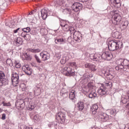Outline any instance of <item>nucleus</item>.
I'll use <instances>...</instances> for the list:
<instances>
[{
  "label": "nucleus",
  "mask_w": 129,
  "mask_h": 129,
  "mask_svg": "<svg viewBox=\"0 0 129 129\" xmlns=\"http://www.w3.org/2000/svg\"><path fill=\"white\" fill-rule=\"evenodd\" d=\"M22 70L27 75H31L32 74V69L30 68V66L24 64L22 67Z\"/></svg>",
  "instance_id": "nucleus-7"
},
{
  "label": "nucleus",
  "mask_w": 129,
  "mask_h": 129,
  "mask_svg": "<svg viewBox=\"0 0 129 129\" xmlns=\"http://www.w3.org/2000/svg\"><path fill=\"white\" fill-rule=\"evenodd\" d=\"M97 96V94H96V91L95 90H93L91 91V92L89 94V98H95Z\"/></svg>",
  "instance_id": "nucleus-16"
},
{
  "label": "nucleus",
  "mask_w": 129,
  "mask_h": 129,
  "mask_svg": "<svg viewBox=\"0 0 129 129\" xmlns=\"http://www.w3.org/2000/svg\"><path fill=\"white\" fill-rule=\"evenodd\" d=\"M23 56L25 57V60H32V56L28 53H26Z\"/></svg>",
  "instance_id": "nucleus-27"
},
{
  "label": "nucleus",
  "mask_w": 129,
  "mask_h": 129,
  "mask_svg": "<svg viewBox=\"0 0 129 129\" xmlns=\"http://www.w3.org/2000/svg\"><path fill=\"white\" fill-rule=\"evenodd\" d=\"M6 63L7 65H9V66H13V60L11 58H8L6 60Z\"/></svg>",
  "instance_id": "nucleus-32"
},
{
  "label": "nucleus",
  "mask_w": 129,
  "mask_h": 129,
  "mask_svg": "<svg viewBox=\"0 0 129 129\" xmlns=\"http://www.w3.org/2000/svg\"><path fill=\"white\" fill-rule=\"evenodd\" d=\"M55 44H59L61 45V44H64L65 40L63 38H56L54 41Z\"/></svg>",
  "instance_id": "nucleus-20"
},
{
  "label": "nucleus",
  "mask_w": 129,
  "mask_h": 129,
  "mask_svg": "<svg viewBox=\"0 0 129 129\" xmlns=\"http://www.w3.org/2000/svg\"><path fill=\"white\" fill-rule=\"evenodd\" d=\"M64 12H66L69 15H70L71 14V10H70L68 8L64 9Z\"/></svg>",
  "instance_id": "nucleus-49"
},
{
  "label": "nucleus",
  "mask_w": 129,
  "mask_h": 129,
  "mask_svg": "<svg viewBox=\"0 0 129 129\" xmlns=\"http://www.w3.org/2000/svg\"><path fill=\"white\" fill-rule=\"evenodd\" d=\"M56 119L59 123H64L66 120V115L62 112H59L56 115Z\"/></svg>",
  "instance_id": "nucleus-4"
},
{
  "label": "nucleus",
  "mask_w": 129,
  "mask_h": 129,
  "mask_svg": "<svg viewBox=\"0 0 129 129\" xmlns=\"http://www.w3.org/2000/svg\"><path fill=\"white\" fill-rule=\"evenodd\" d=\"M128 100L127 99L125 98H122L121 100V103H123V104H125L126 102H127Z\"/></svg>",
  "instance_id": "nucleus-41"
},
{
  "label": "nucleus",
  "mask_w": 129,
  "mask_h": 129,
  "mask_svg": "<svg viewBox=\"0 0 129 129\" xmlns=\"http://www.w3.org/2000/svg\"><path fill=\"white\" fill-rule=\"evenodd\" d=\"M85 66L86 68H88L90 69V70H91V71L95 72L96 70H97V67H96V66L93 64L87 63L85 64Z\"/></svg>",
  "instance_id": "nucleus-11"
},
{
  "label": "nucleus",
  "mask_w": 129,
  "mask_h": 129,
  "mask_svg": "<svg viewBox=\"0 0 129 129\" xmlns=\"http://www.w3.org/2000/svg\"><path fill=\"white\" fill-rule=\"evenodd\" d=\"M124 129H129V124H127L125 125Z\"/></svg>",
  "instance_id": "nucleus-56"
},
{
  "label": "nucleus",
  "mask_w": 129,
  "mask_h": 129,
  "mask_svg": "<svg viewBox=\"0 0 129 129\" xmlns=\"http://www.w3.org/2000/svg\"><path fill=\"white\" fill-rule=\"evenodd\" d=\"M122 45V42L121 41L117 42L116 40L109 41L108 43L109 51H115V50H118V49H121Z\"/></svg>",
  "instance_id": "nucleus-3"
},
{
  "label": "nucleus",
  "mask_w": 129,
  "mask_h": 129,
  "mask_svg": "<svg viewBox=\"0 0 129 129\" xmlns=\"http://www.w3.org/2000/svg\"><path fill=\"white\" fill-rule=\"evenodd\" d=\"M68 23V21L60 19V26L62 27L64 26L65 25H67V23Z\"/></svg>",
  "instance_id": "nucleus-26"
},
{
  "label": "nucleus",
  "mask_w": 129,
  "mask_h": 129,
  "mask_svg": "<svg viewBox=\"0 0 129 129\" xmlns=\"http://www.w3.org/2000/svg\"><path fill=\"white\" fill-rule=\"evenodd\" d=\"M6 117H7V115H6L5 113H3L2 115L1 119H2L3 120H5V119H6Z\"/></svg>",
  "instance_id": "nucleus-48"
},
{
  "label": "nucleus",
  "mask_w": 129,
  "mask_h": 129,
  "mask_svg": "<svg viewBox=\"0 0 129 129\" xmlns=\"http://www.w3.org/2000/svg\"><path fill=\"white\" fill-rule=\"evenodd\" d=\"M15 67L16 68H21V63L19 62H16Z\"/></svg>",
  "instance_id": "nucleus-50"
},
{
  "label": "nucleus",
  "mask_w": 129,
  "mask_h": 129,
  "mask_svg": "<svg viewBox=\"0 0 129 129\" xmlns=\"http://www.w3.org/2000/svg\"><path fill=\"white\" fill-rule=\"evenodd\" d=\"M61 28L63 29V31H66V32H67V31H69V25L67 24L63 25Z\"/></svg>",
  "instance_id": "nucleus-33"
},
{
  "label": "nucleus",
  "mask_w": 129,
  "mask_h": 129,
  "mask_svg": "<svg viewBox=\"0 0 129 129\" xmlns=\"http://www.w3.org/2000/svg\"><path fill=\"white\" fill-rule=\"evenodd\" d=\"M22 30L25 33H29V32H31V28H30V27H27L25 28H23Z\"/></svg>",
  "instance_id": "nucleus-40"
},
{
  "label": "nucleus",
  "mask_w": 129,
  "mask_h": 129,
  "mask_svg": "<svg viewBox=\"0 0 129 129\" xmlns=\"http://www.w3.org/2000/svg\"><path fill=\"white\" fill-rule=\"evenodd\" d=\"M1 81L2 83V84L4 86L9 84V81L5 78H4Z\"/></svg>",
  "instance_id": "nucleus-28"
},
{
  "label": "nucleus",
  "mask_w": 129,
  "mask_h": 129,
  "mask_svg": "<svg viewBox=\"0 0 129 129\" xmlns=\"http://www.w3.org/2000/svg\"><path fill=\"white\" fill-rule=\"evenodd\" d=\"M98 92L99 94L102 96L105 95V94H107V88L104 87V85H102L98 90Z\"/></svg>",
  "instance_id": "nucleus-10"
},
{
  "label": "nucleus",
  "mask_w": 129,
  "mask_h": 129,
  "mask_svg": "<svg viewBox=\"0 0 129 129\" xmlns=\"http://www.w3.org/2000/svg\"><path fill=\"white\" fill-rule=\"evenodd\" d=\"M25 40H26V41H29V40L31 39V36L29 34H25V36H24Z\"/></svg>",
  "instance_id": "nucleus-39"
},
{
  "label": "nucleus",
  "mask_w": 129,
  "mask_h": 129,
  "mask_svg": "<svg viewBox=\"0 0 129 129\" xmlns=\"http://www.w3.org/2000/svg\"><path fill=\"white\" fill-rule=\"evenodd\" d=\"M69 69V67H64V68H62V73H63V74H64V72H66V73L68 72Z\"/></svg>",
  "instance_id": "nucleus-44"
},
{
  "label": "nucleus",
  "mask_w": 129,
  "mask_h": 129,
  "mask_svg": "<svg viewBox=\"0 0 129 129\" xmlns=\"http://www.w3.org/2000/svg\"><path fill=\"white\" fill-rule=\"evenodd\" d=\"M72 9L74 12H79V11L82 10V4L80 3H75L72 6Z\"/></svg>",
  "instance_id": "nucleus-6"
},
{
  "label": "nucleus",
  "mask_w": 129,
  "mask_h": 129,
  "mask_svg": "<svg viewBox=\"0 0 129 129\" xmlns=\"http://www.w3.org/2000/svg\"><path fill=\"white\" fill-rule=\"evenodd\" d=\"M125 108L129 109V103H128V104L125 106Z\"/></svg>",
  "instance_id": "nucleus-59"
},
{
  "label": "nucleus",
  "mask_w": 129,
  "mask_h": 129,
  "mask_svg": "<svg viewBox=\"0 0 129 129\" xmlns=\"http://www.w3.org/2000/svg\"><path fill=\"white\" fill-rule=\"evenodd\" d=\"M36 14V10H33L31 12L29 13V14L28 15V16H29L31 15H32L35 17V14Z\"/></svg>",
  "instance_id": "nucleus-46"
},
{
  "label": "nucleus",
  "mask_w": 129,
  "mask_h": 129,
  "mask_svg": "<svg viewBox=\"0 0 129 129\" xmlns=\"http://www.w3.org/2000/svg\"><path fill=\"white\" fill-rule=\"evenodd\" d=\"M40 56L41 57L42 61H47V60L50 59V54L48 52L42 51L40 53Z\"/></svg>",
  "instance_id": "nucleus-9"
},
{
  "label": "nucleus",
  "mask_w": 129,
  "mask_h": 129,
  "mask_svg": "<svg viewBox=\"0 0 129 129\" xmlns=\"http://www.w3.org/2000/svg\"><path fill=\"white\" fill-rule=\"evenodd\" d=\"M33 120H34V122H38V121H40L39 115H35L33 117Z\"/></svg>",
  "instance_id": "nucleus-30"
},
{
  "label": "nucleus",
  "mask_w": 129,
  "mask_h": 129,
  "mask_svg": "<svg viewBox=\"0 0 129 129\" xmlns=\"http://www.w3.org/2000/svg\"><path fill=\"white\" fill-rule=\"evenodd\" d=\"M113 57V55H112V54L110 52L108 51L106 60H107V61H110V60H111V59H112Z\"/></svg>",
  "instance_id": "nucleus-23"
},
{
  "label": "nucleus",
  "mask_w": 129,
  "mask_h": 129,
  "mask_svg": "<svg viewBox=\"0 0 129 129\" xmlns=\"http://www.w3.org/2000/svg\"><path fill=\"white\" fill-rule=\"evenodd\" d=\"M11 80L13 85L17 86V85L19 84V82L20 81V80H19V74L17 73H14L12 74Z\"/></svg>",
  "instance_id": "nucleus-5"
},
{
  "label": "nucleus",
  "mask_w": 129,
  "mask_h": 129,
  "mask_svg": "<svg viewBox=\"0 0 129 129\" xmlns=\"http://www.w3.org/2000/svg\"><path fill=\"white\" fill-rule=\"evenodd\" d=\"M113 5L114 7H116V8H120V6H121L120 0H114Z\"/></svg>",
  "instance_id": "nucleus-18"
},
{
  "label": "nucleus",
  "mask_w": 129,
  "mask_h": 129,
  "mask_svg": "<svg viewBox=\"0 0 129 129\" xmlns=\"http://www.w3.org/2000/svg\"><path fill=\"white\" fill-rule=\"evenodd\" d=\"M41 17L43 20H46L47 19V16H48V12L46 9H42L41 10Z\"/></svg>",
  "instance_id": "nucleus-15"
},
{
  "label": "nucleus",
  "mask_w": 129,
  "mask_h": 129,
  "mask_svg": "<svg viewBox=\"0 0 129 129\" xmlns=\"http://www.w3.org/2000/svg\"><path fill=\"white\" fill-rule=\"evenodd\" d=\"M5 77V73H4L3 72H2L1 71H0V81H2V80L4 79Z\"/></svg>",
  "instance_id": "nucleus-36"
},
{
  "label": "nucleus",
  "mask_w": 129,
  "mask_h": 129,
  "mask_svg": "<svg viewBox=\"0 0 129 129\" xmlns=\"http://www.w3.org/2000/svg\"><path fill=\"white\" fill-rule=\"evenodd\" d=\"M84 79H85V81H86L87 82H88V81L90 80V78H89L88 76L87 78H85Z\"/></svg>",
  "instance_id": "nucleus-55"
},
{
  "label": "nucleus",
  "mask_w": 129,
  "mask_h": 129,
  "mask_svg": "<svg viewBox=\"0 0 129 129\" xmlns=\"http://www.w3.org/2000/svg\"><path fill=\"white\" fill-rule=\"evenodd\" d=\"M27 50L28 51V52H31V53H34V54L41 52V50L39 48L33 49L30 48H28Z\"/></svg>",
  "instance_id": "nucleus-19"
},
{
  "label": "nucleus",
  "mask_w": 129,
  "mask_h": 129,
  "mask_svg": "<svg viewBox=\"0 0 129 129\" xmlns=\"http://www.w3.org/2000/svg\"><path fill=\"white\" fill-rule=\"evenodd\" d=\"M127 96H128V97L129 98V91L127 92Z\"/></svg>",
  "instance_id": "nucleus-62"
},
{
  "label": "nucleus",
  "mask_w": 129,
  "mask_h": 129,
  "mask_svg": "<svg viewBox=\"0 0 129 129\" xmlns=\"http://www.w3.org/2000/svg\"><path fill=\"white\" fill-rule=\"evenodd\" d=\"M66 94V96H68V91L66 89H62L60 91V95Z\"/></svg>",
  "instance_id": "nucleus-24"
},
{
  "label": "nucleus",
  "mask_w": 129,
  "mask_h": 129,
  "mask_svg": "<svg viewBox=\"0 0 129 129\" xmlns=\"http://www.w3.org/2000/svg\"><path fill=\"white\" fill-rule=\"evenodd\" d=\"M41 31H46V30L45 29H41Z\"/></svg>",
  "instance_id": "nucleus-64"
},
{
  "label": "nucleus",
  "mask_w": 129,
  "mask_h": 129,
  "mask_svg": "<svg viewBox=\"0 0 129 129\" xmlns=\"http://www.w3.org/2000/svg\"><path fill=\"white\" fill-rule=\"evenodd\" d=\"M115 69L117 71H120L121 70L123 69V66H117Z\"/></svg>",
  "instance_id": "nucleus-38"
},
{
  "label": "nucleus",
  "mask_w": 129,
  "mask_h": 129,
  "mask_svg": "<svg viewBox=\"0 0 129 129\" xmlns=\"http://www.w3.org/2000/svg\"><path fill=\"white\" fill-rule=\"evenodd\" d=\"M105 86L107 87L108 88H111L112 87V83H111V82H107L105 83Z\"/></svg>",
  "instance_id": "nucleus-34"
},
{
  "label": "nucleus",
  "mask_w": 129,
  "mask_h": 129,
  "mask_svg": "<svg viewBox=\"0 0 129 129\" xmlns=\"http://www.w3.org/2000/svg\"><path fill=\"white\" fill-rule=\"evenodd\" d=\"M16 46H20L23 44V39L21 37H18L17 40L15 41Z\"/></svg>",
  "instance_id": "nucleus-22"
},
{
  "label": "nucleus",
  "mask_w": 129,
  "mask_h": 129,
  "mask_svg": "<svg viewBox=\"0 0 129 129\" xmlns=\"http://www.w3.org/2000/svg\"><path fill=\"white\" fill-rule=\"evenodd\" d=\"M128 25V23H127V22H125L124 24L122 25V27L123 29H126V27Z\"/></svg>",
  "instance_id": "nucleus-47"
},
{
  "label": "nucleus",
  "mask_w": 129,
  "mask_h": 129,
  "mask_svg": "<svg viewBox=\"0 0 129 129\" xmlns=\"http://www.w3.org/2000/svg\"><path fill=\"white\" fill-rule=\"evenodd\" d=\"M110 114H112L113 115H115V114H116V110L115 109L111 110L110 111Z\"/></svg>",
  "instance_id": "nucleus-43"
},
{
  "label": "nucleus",
  "mask_w": 129,
  "mask_h": 129,
  "mask_svg": "<svg viewBox=\"0 0 129 129\" xmlns=\"http://www.w3.org/2000/svg\"><path fill=\"white\" fill-rule=\"evenodd\" d=\"M61 96H62L64 98H66V97H68V96H66V94H65V93L62 94V95H61Z\"/></svg>",
  "instance_id": "nucleus-58"
},
{
  "label": "nucleus",
  "mask_w": 129,
  "mask_h": 129,
  "mask_svg": "<svg viewBox=\"0 0 129 129\" xmlns=\"http://www.w3.org/2000/svg\"><path fill=\"white\" fill-rule=\"evenodd\" d=\"M76 94V92L74 90H70V94H69V99H71V100H72L73 102L75 101V99H76V98L75 97V95Z\"/></svg>",
  "instance_id": "nucleus-13"
},
{
  "label": "nucleus",
  "mask_w": 129,
  "mask_h": 129,
  "mask_svg": "<svg viewBox=\"0 0 129 129\" xmlns=\"http://www.w3.org/2000/svg\"><path fill=\"white\" fill-rule=\"evenodd\" d=\"M123 67L125 66V67H127L129 65V61L127 59H123Z\"/></svg>",
  "instance_id": "nucleus-29"
},
{
  "label": "nucleus",
  "mask_w": 129,
  "mask_h": 129,
  "mask_svg": "<svg viewBox=\"0 0 129 129\" xmlns=\"http://www.w3.org/2000/svg\"><path fill=\"white\" fill-rule=\"evenodd\" d=\"M34 57L37 63H41L42 61L41 60V59H40V57H39L37 54H34Z\"/></svg>",
  "instance_id": "nucleus-31"
},
{
  "label": "nucleus",
  "mask_w": 129,
  "mask_h": 129,
  "mask_svg": "<svg viewBox=\"0 0 129 129\" xmlns=\"http://www.w3.org/2000/svg\"><path fill=\"white\" fill-rule=\"evenodd\" d=\"M91 109L93 114H96L97 113L98 118L100 121L104 122L108 120L109 118L108 115L102 112H98V105L96 104L93 105L91 107Z\"/></svg>",
  "instance_id": "nucleus-1"
},
{
  "label": "nucleus",
  "mask_w": 129,
  "mask_h": 129,
  "mask_svg": "<svg viewBox=\"0 0 129 129\" xmlns=\"http://www.w3.org/2000/svg\"><path fill=\"white\" fill-rule=\"evenodd\" d=\"M25 36H26V34H25V33H21V36L23 37L24 38H25Z\"/></svg>",
  "instance_id": "nucleus-57"
},
{
  "label": "nucleus",
  "mask_w": 129,
  "mask_h": 129,
  "mask_svg": "<svg viewBox=\"0 0 129 129\" xmlns=\"http://www.w3.org/2000/svg\"><path fill=\"white\" fill-rule=\"evenodd\" d=\"M74 39L76 42H78L80 43L81 42V40L82 39V37H81V33L79 31H76L73 34Z\"/></svg>",
  "instance_id": "nucleus-8"
},
{
  "label": "nucleus",
  "mask_w": 129,
  "mask_h": 129,
  "mask_svg": "<svg viewBox=\"0 0 129 129\" xmlns=\"http://www.w3.org/2000/svg\"><path fill=\"white\" fill-rule=\"evenodd\" d=\"M61 64H65L66 63V60L64 59H62L60 60Z\"/></svg>",
  "instance_id": "nucleus-53"
},
{
  "label": "nucleus",
  "mask_w": 129,
  "mask_h": 129,
  "mask_svg": "<svg viewBox=\"0 0 129 129\" xmlns=\"http://www.w3.org/2000/svg\"><path fill=\"white\" fill-rule=\"evenodd\" d=\"M77 107L80 111L83 110L84 109V103L82 102H79L77 103Z\"/></svg>",
  "instance_id": "nucleus-17"
},
{
  "label": "nucleus",
  "mask_w": 129,
  "mask_h": 129,
  "mask_svg": "<svg viewBox=\"0 0 129 129\" xmlns=\"http://www.w3.org/2000/svg\"><path fill=\"white\" fill-rule=\"evenodd\" d=\"M112 36L113 38H115V39H119L120 38V33L116 31L112 33Z\"/></svg>",
  "instance_id": "nucleus-21"
},
{
  "label": "nucleus",
  "mask_w": 129,
  "mask_h": 129,
  "mask_svg": "<svg viewBox=\"0 0 129 129\" xmlns=\"http://www.w3.org/2000/svg\"><path fill=\"white\" fill-rule=\"evenodd\" d=\"M69 31H70V34H74V32H76V31L75 30V29L73 27H69Z\"/></svg>",
  "instance_id": "nucleus-35"
},
{
  "label": "nucleus",
  "mask_w": 129,
  "mask_h": 129,
  "mask_svg": "<svg viewBox=\"0 0 129 129\" xmlns=\"http://www.w3.org/2000/svg\"><path fill=\"white\" fill-rule=\"evenodd\" d=\"M94 86V84L93 82H90L88 84V87L89 89H92Z\"/></svg>",
  "instance_id": "nucleus-37"
},
{
  "label": "nucleus",
  "mask_w": 129,
  "mask_h": 129,
  "mask_svg": "<svg viewBox=\"0 0 129 129\" xmlns=\"http://www.w3.org/2000/svg\"><path fill=\"white\" fill-rule=\"evenodd\" d=\"M2 104H3V106H11V103L10 102L8 103L3 102Z\"/></svg>",
  "instance_id": "nucleus-42"
},
{
  "label": "nucleus",
  "mask_w": 129,
  "mask_h": 129,
  "mask_svg": "<svg viewBox=\"0 0 129 129\" xmlns=\"http://www.w3.org/2000/svg\"><path fill=\"white\" fill-rule=\"evenodd\" d=\"M19 30H20V28H18L17 29L14 30L13 31V33H14V34H16V33H18V32Z\"/></svg>",
  "instance_id": "nucleus-54"
},
{
  "label": "nucleus",
  "mask_w": 129,
  "mask_h": 129,
  "mask_svg": "<svg viewBox=\"0 0 129 129\" xmlns=\"http://www.w3.org/2000/svg\"><path fill=\"white\" fill-rule=\"evenodd\" d=\"M109 76H112L111 78H113V76H112V75H109Z\"/></svg>",
  "instance_id": "nucleus-63"
},
{
  "label": "nucleus",
  "mask_w": 129,
  "mask_h": 129,
  "mask_svg": "<svg viewBox=\"0 0 129 129\" xmlns=\"http://www.w3.org/2000/svg\"><path fill=\"white\" fill-rule=\"evenodd\" d=\"M66 76H69L71 77V76H75V71L72 68L69 67L68 70V72L64 74Z\"/></svg>",
  "instance_id": "nucleus-14"
},
{
  "label": "nucleus",
  "mask_w": 129,
  "mask_h": 129,
  "mask_svg": "<svg viewBox=\"0 0 129 129\" xmlns=\"http://www.w3.org/2000/svg\"><path fill=\"white\" fill-rule=\"evenodd\" d=\"M108 52H103L101 55L99 53H92L90 54V58L93 61L102 62V60H106Z\"/></svg>",
  "instance_id": "nucleus-2"
},
{
  "label": "nucleus",
  "mask_w": 129,
  "mask_h": 129,
  "mask_svg": "<svg viewBox=\"0 0 129 129\" xmlns=\"http://www.w3.org/2000/svg\"><path fill=\"white\" fill-rule=\"evenodd\" d=\"M4 84L2 82H0V86H3Z\"/></svg>",
  "instance_id": "nucleus-61"
},
{
  "label": "nucleus",
  "mask_w": 129,
  "mask_h": 129,
  "mask_svg": "<svg viewBox=\"0 0 129 129\" xmlns=\"http://www.w3.org/2000/svg\"><path fill=\"white\" fill-rule=\"evenodd\" d=\"M112 18L114 21L116 22L115 25H118L120 23V21H121V16L118 14H115L113 15Z\"/></svg>",
  "instance_id": "nucleus-12"
},
{
  "label": "nucleus",
  "mask_w": 129,
  "mask_h": 129,
  "mask_svg": "<svg viewBox=\"0 0 129 129\" xmlns=\"http://www.w3.org/2000/svg\"><path fill=\"white\" fill-rule=\"evenodd\" d=\"M26 129H33V128L32 127H29V126H27L26 127Z\"/></svg>",
  "instance_id": "nucleus-60"
},
{
  "label": "nucleus",
  "mask_w": 129,
  "mask_h": 129,
  "mask_svg": "<svg viewBox=\"0 0 129 129\" xmlns=\"http://www.w3.org/2000/svg\"><path fill=\"white\" fill-rule=\"evenodd\" d=\"M70 66H71L72 67H75L76 66V62H71L70 63Z\"/></svg>",
  "instance_id": "nucleus-51"
},
{
  "label": "nucleus",
  "mask_w": 129,
  "mask_h": 129,
  "mask_svg": "<svg viewBox=\"0 0 129 129\" xmlns=\"http://www.w3.org/2000/svg\"><path fill=\"white\" fill-rule=\"evenodd\" d=\"M29 108L30 109V110H33V109H35V106H34L33 105H29Z\"/></svg>",
  "instance_id": "nucleus-52"
},
{
  "label": "nucleus",
  "mask_w": 129,
  "mask_h": 129,
  "mask_svg": "<svg viewBox=\"0 0 129 129\" xmlns=\"http://www.w3.org/2000/svg\"><path fill=\"white\" fill-rule=\"evenodd\" d=\"M123 59H119L116 61V63L118 66H123Z\"/></svg>",
  "instance_id": "nucleus-25"
},
{
  "label": "nucleus",
  "mask_w": 129,
  "mask_h": 129,
  "mask_svg": "<svg viewBox=\"0 0 129 129\" xmlns=\"http://www.w3.org/2000/svg\"><path fill=\"white\" fill-rule=\"evenodd\" d=\"M16 26V22L14 21H12L11 25H9L10 28H14Z\"/></svg>",
  "instance_id": "nucleus-45"
}]
</instances>
